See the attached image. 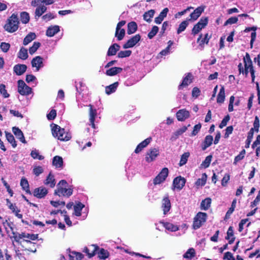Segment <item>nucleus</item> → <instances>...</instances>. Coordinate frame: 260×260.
I'll return each mask as SVG.
<instances>
[{
	"label": "nucleus",
	"mask_w": 260,
	"mask_h": 260,
	"mask_svg": "<svg viewBox=\"0 0 260 260\" xmlns=\"http://www.w3.org/2000/svg\"><path fill=\"white\" fill-rule=\"evenodd\" d=\"M38 234H29L26 232L21 233H13V236L11 238L14 239V241L18 244L21 245L23 247L24 245L27 246L24 250L28 251L33 253L37 251V243L34 241L38 240Z\"/></svg>",
	"instance_id": "1"
},
{
	"label": "nucleus",
	"mask_w": 260,
	"mask_h": 260,
	"mask_svg": "<svg viewBox=\"0 0 260 260\" xmlns=\"http://www.w3.org/2000/svg\"><path fill=\"white\" fill-rule=\"evenodd\" d=\"M68 186V183L66 180H60L57 185V188L54 190V194L69 198L73 194V188L71 186L67 188Z\"/></svg>",
	"instance_id": "2"
},
{
	"label": "nucleus",
	"mask_w": 260,
	"mask_h": 260,
	"mask_svg": "<svg viewBox=\"0 0 260 260\" xmlns=\"http://www.w3.org/2000/svg\"><path fill=\"white\" fill-rule=\"evenodd\" d=\"M51 131L53 136L60 141H68L71 139V135L57 124H52Z\"/></svg>",
	"instance_id": "3"
},
{
	"label": "nucleus",
	"mask_w": 260,
	"mask_h": 260,
	"mask_svg": "<svg viewBox=\"0 0 260 260\" xmlns=\"http://www.w3.org/2000/svg\"><path fill=\"white\" fill-rule=\"evenodd\" d=\"M19 21L17 14L13 13L7 19L4 28L8 32L13 33L17 30L19 27Z\"/></svg>",
	"instance_id": "4"
},
{
	"label": "nucleus",
	"mask_w": 260,
	"mask_h": 260,
	"mask_svg": "<svg viewBox=\"0 0 260 260\" xmlns=\"http://www.w3.org/2000/svg\"><path fill=\"white\" fill-rule=\"evenodd\" d=\"M207 214L199 212L197 214L193 219V228L194 229L200 228L207 219Z\"/></svg>",
	"instance_id": "5"
},
{
	"label": "nucleus",
	"mask_w": 260,
	"mask_h": 260,
	"mask_svg": "<svg viewBox=\"0 0 260 260\" xmlns=\"http://www.w3.org/2000/svg\"><path fill=\"white\" fill-rule=\"evenodd\" d=\"M208 22V17H202L200 19L199 21L193 26L191 30V34L193 36L198 34L203 28L207 26Z\"/></svg>",
	"instance_id": "6"
},
{
	"label": "nucleus",
	"mask_w": 260,
	"mask_h": 260,
	"mask_svg": "<svg viewBox=\"0 0 260 260\" xmlns=\"http://www.w3.org/2000/svg\"><path fill=\"white\" fill-rule=\"evenodd\" d=\"M18 91L22 95H27L32 92V89L27 86L24 81L19 80L18 81Z\"/></svg>",
	"instance_id": "7"
},
{
	"label": "nucleus",
	"mask_w": 260,
	"mask_h": 260,
	"mask_svg": "<svg viewBox=\"0 0 260 260\" xmlns=\"http://www.w3.org/2000/svg\"><path fill=\"white\" fill-rule=\"evenodd\" d=\"M168 169L167 168H164L159 174L154 178L153 184L157 185L164 182L168 176Z\"/></svg>",
	"instance_id": "8"
},
{
	"label": "nucleus",
	"mask_w": 260,
	"mask_h": 260,
	"mask_svg": "<svg viewBox=\"0 0 260 260\" xmlns=\"http://www.w3.org/2000/svg\"><path fill=\"white\" fill-rule=\"evenodd\" d=\"M244 69L243 71V74H245L246 76L248 75L249 72H251V70H254L252 66V62L250 59L249 54L246 53L245 56L244 57Z\"/></svg>",
	"instance_id": "9"
},
{
	"label": "nucleus",
	"mask_w": 260,
	"mask_h": 260,
	"mask_svg": "<svg viewBox=\"0 0 260 260\" xmlns=\"http://www.w3.org/2000/svg\"><path fill=\"white\" fill-rule=\"evenodd\" d=\"M159 150L157 148H151L147 152L145 157V160L147 162H150L155 159L157 156L159 155Z\"/></svg>",
	"instance_id": "10"
},
{
	"label": "nucleus",
	"mask_w": 260,
	"mask_h": 260,
	"mask_svg": "<svg viewBox=\"0 0 260 260\" xmlns=\"http://www.w3.org/2000/svg\"><path fill=\"white\" fill-rule=\"evenodd\" d=\"M141 38V37L139 34L134 36L123 45V48L127 49L133 47L140 41Z\"/></svg>",
	"instance_id": "11"
},
{
	"label": "nucleus",
	"mask_w": 260,
	"mask_h": 260,
	"mask_svg": "<svg viewBox=\"0 0 260 260\" xmlns=\"http://www.w3.org/2000/svg\"><path fill=\"white\" fill-rule=\"evenodd\" d=\"M186 179L181 176L175 178L173 182V186L174 188L180 190L185 186Z\"/></svg>",
	"instance_id": "12"
},
{
	"label": "nucleus",
	"mask_w": 260,
	"mask_h": 260,
	"mask_svg": "<svg viewBox=\"0 0 260 260\" xmlns=\"http://www.w3.org/2000/svg\"><path fill=\"white\" fill-rule=\"evenodd\" d=\"M193 80V76L191 73H188L185 75V77L183 78L182 83L178 86V89L181 90L184 87H187L188 85L191 84Z\"/></svg>",
	"instance_id": "13"
},
{
	"label": "nucleus",
	"mask_w": 260,
	"mask_h": 260,
	"mask_svg": "<svg viewBox=\"0 0 260 260\" xmlns=\"http://www.w3.org/2000/svg\"><path fill=\"white\" fill-rule=\"evenodd\" d=\"M7 205L8 208L12 211L13 213H14L16 217L18 218L21 219L22 218L23 215L22 214H19L20 210L19 209L15 204L13 205L9 199H7L6 200Z\"/></svg>",
	"instance_id": "14"
},
{
	"label": "nucleus",
	"mask_w": 260,
	"mask_h": 260,
	"mask_svg": "<svg viewBox=\"0 0 260 260\" xmlns=\"http://www.w3.org/2000/svg\"><path fill=\"white\" fill-rule=\"evenodd\" d=\"M43 58L40 56H37L33 58L31 61L32 67H35L36 71H39L40 68L44 66Z\"/></svg>",
	"instance_id": "15"
},
{
	"label": "nucleus",
	"mask_w": 260,
	"mask_h": 260,
	"mask_svg": "<svg viewBox=\"0 0 260 260\" xmlns=\"http://www.w3.org/2000/svg\"><path fill=\"white\" fill-rule=\"evenodd\" d=\"M190 116L188 111L185 109H181L176 113V117L178 121H184L187 119Z\"/></svg>",
	"instance_id": "16"
},
{
	"label": "nucleus",
	"mask_w": 260,
	"mask_h": 260,
	"mask_svg": "<svg viewBox=\"0 0 260 260\" xmlns=\"http://www.w3.org/2000/svg\"><path fill=\"white\" fill-rule=\"evenodd\" d=\"M88 107H89V121L90 125L93 128H95V125L94 124L95 118L97 115V111L95 109L93 108V106L89 104Z\"/></svg>",
	"instance_id": "17"
},
{
	"label": "nucleus",
	"mask_w": 260,
	"mask_h": 260,
	"mask_svg": "<svg viewBox=\"0 0 260 260\" xmlns=\"http://www.w3.org/2000/svg\"><path fill=\"white\" fill-rule=\"evenodd\" d=\"M47 193L48 190L44 187L36 188L33 192L34 196L39 199L45 197Z\"/></svg>",
	"instance_id": "18"
},
{
	"label": "nucleus",
	"mask_w": 260,
	"mask_h": 260,
	"mask_svg": "<svg viewBox=\"0 0 260 260\" xmlns=\"http://www.w3.org/2000/svg\"><path fill=\"white\" fill-rule=\"evenodd\" d=\"M171 202L168 197H165L162 199L161 207L163 210V213L166 215L171 209Z\"/></svg>",
	"instance_id": "19"
},
{
	"label": "nucleus",
	"mask_w": 260,
	"mask_h": 260,
	"mask_svg": "<svg viewBox=\"0 0 260 260\" xmlns=\"http://www.w3.org/2000/svg\"><path fill=\"white\" fill-rule=\"evenodd\" d=\"M27 69V66L24 64H16L13 68L14 73L18 76L23 74Z\"/></svg>",
	"instance_id": "20"
},
{
	"label": "nucleus",
	"mask_w": 260,
	"mask_h": 260,
	"mask_svg": "<svg viewBox=\"0 0 260 260\" xmlns=\"http://www.w3.org/2000/svg\"><path fill=\"white\" fill-rule=\"evenodd\" d=\"M205 9L204 6H200L197 8L190 14V17L193 20H197L201 15Z\"/></svg>",
	"instance_id": "21"
},
{
	"label": "nucleus",
	"mask_w": 260,
	"mask_h": 260,
	"mask_svg": "<svg viewBox=\"0 0 260 260\" xmlns=\"http://www.w3.org/2000/svg\"><path fill=\"white\" fill-rule=\"evenodd\" d=\"M203 37V35L202 34H200L197 41L199 46L201 47H204L205 44H207L210 40V37H209L208 33L206 34L204 37Z\"/></svg>",
	"instance_id": "22"
},
{
	"label": "nucleus",
	"mask_w": 260,
	"mask_h": 260,
	"mask_svg": "<svg viewBox=\"0 0 260 260\" xmlns=\"http://www.w3.org/2000/svg\"><path fill=\"white\" fill-rule=\"evenodd\" d=\"M120 46L117 43H114L108 49L107 55V56H113L116 54L117 51L119 50Z\"/></svg>",
	"instance_id": "23"
},
{
	"label": "nucleus",
	"mask_w": 260,
	"mask_h": 260,
	"mask_svg": "<svg viewBox=\"0 0 260 260\" xmlns=\"http://www.w3.org/2000/svg\"><path fill=\"white\" fill-rule=\"evenodd\" d=\"M59 30L60 29L59 26H51L47 28L46 35L48 37H52L54 36L55 34H56L57 32H58Z\"/></svg>",
	"instance_id": "24"
},
{
	"label": "nucleus",
	"mask_w": 260,
	"mask_h": 260,
	"mask_svg": "<svg viewBox=\"0 0 260 260\" xmlns=\"http://www.w3.org/2000/svg\"><path fill=\"white\" fill-rule=\"evenodd\" d=\"M44 184L49 185L51 188H53L56 184L54 175L50 172L44 181Z\"/></svg>",
	"instance_id": "25"
},
{
	"label": "nucleus",
	"mask_w": 260,
	"mask_h": 260,
	"mask_svg": "<svg viewBox=\"0 0 260 260\" xmlns=\"http://www.w3.org/2000/svg\"><path fill=\"white\" fill-rule=\"evenodd\" d=\"M91 246L92 248V250L91 252H90L89 249L87 247H85L83 251L84 252L86 253L89 258H91L95 255L96 251L99 249V247L97 245H92Z\"/></svg>",
	"instance_id": "26"
},
{
	"label": "nucleus",
	"mask_w": 260,
	"mask_h": 260,
	"mask_svg": "<svg viewBox=\"0 0 260 260\" xmlns=\"http://www.w3.org/2000/svg\"><path fill=\"white\" fill-rule=\"evenodd\" d=\"M122 70L120 67H112L106 71V74L109 76H113L121 73Z\"/></svg>",
	"instance_id": "27"
},
{
	"label": "nucleus",
	"mask_w": 260,
	"mask_h": 260,
	"mask_svg": "<svg viewBox=\"0 0 260 260\" xmlns=\"http://www.w3.org/2000/svg\"><path fill=\"white\" fill-rule=\"evenodd\" d=\"M118 85H119V83H118V82L117 81V82L113 83L112 84L107 86L105 87L106 93L108 95H109V94L114 92L116 90V89L118 86Z\"/></svg>",
	"instance_id": "28"
},
{
	"label": "nucleus",
	"mask_w": 260,
	"mask_h": 260,
	"mask_svg": "<svg viewBox=\"0 0 260 260\" xmlns=\"http://www.w3.org/2000/svg\"><path fill=\"white\" fill-rule=\"evenodd\" d=\"M168 11L169 9L168 8H165L160 13L159 16L155 18V22L156 24H160L164 20V18L167 16Z\"/></svg>",
	"instance_id": "29"
},
{
	"label": "nucleus",
	"mask_w": 260,
	"mask_h": 260,
	"mask_svg": "<svg viewBox=\"0 0 260 260\" xmlns=\"http://www.w3.org/2000/svg\"><path fill=\"white\" fill-rule=\"evenodd\" d=\"M20 186H21L23 190H24L26 193L31 194V191L29 189V185L27 180L23 177L21 178L20 181Z\"/></svg>",
	"instance_id": "30"
},
{
	"label": "nucleus",
	"mask_w": 260,
	"mask_h": 260,
	"mask_svg": "<svg viewBox=\"0 0 260 260\" xmlns=\"http://www.w3.org/2000/svg\"><path fill=\"white\" fill-rule=\"evenodd\" d=\"M63 163V159L61 156L56 155L53 157L52 165L55 166L56 168H62Z\"/></svg>",
	"instance_id": "31"
},
{
	"label": "nucleus",
	"mask_w": 260,
	"mask_h": 260,
	"mask_svg": "<svg viewBox=\"0 0 260 260\" xmlns=\"http://www.w3.org/2000/svg\"><path fill=\"white\" fill-rule=\"evenodd\" d=\"M138 28V25L136 22L131 21L127 24V33L131 35L135 33Z\"/></svg>",
	"instance_id": "32"
},
{
	"label": "nucleus",
	"mask_w": 260,
	"mask_h": 260,
	"mask_svg": "<svg viewBox=\"0 0 260 260\" xmlns=\"http://www.w3.org/2000/svg\"><path fill=\"white\" fill-rule=\"evenodd\" d=\"M207 179V175L206 173H203L202 175V177L201 178H199L196 182H195L196 186L198 188L200 186H203L205 185L206 183Z\"/></svg>",
	"instance_id": "33"
},
{
	"label": "nucleus",
	"mask_w": 260,
	"mask_h": 260,
	"mask_svg": "<svg viewBox=\"0 0 260 260\" xmlns=\"http://www.w3.org/2000/svg\"><path fill=\"white\" fill-rule=\"evenodd\" d=\"M36 38V35L34 32H29L28 34L24 38L23 44L24 45H27L29 43H30L32 41L35 40Z\"/></svg>",
	"instance_id": "34"
},
{
	"label": "nucleus",
	"mask_w": 260,
	"mask_h": 260,
	"mask_svg": "<svg viewBox=\"0 0 260 260\" xmlns=\"http://www.w3.org/2000/svg\"><path fill=\"white\" fill-rule=\"evenodd\" d=\"M5 133L7 141L11 144L13 148H15L17 146V143L13 135L11 133L6 132Z\"/></svg>",
	"instance_id": "35"
},
{
	"label": "nucleus",
	"mask_w": 260,
	"mask_h": 260,
	"mask_svg": "<svg viewBox=\"0 0 260 260\" xmlns=\"http://www.w3.org/2000/svg\"><path fill=\"white\" fill-rule=\"evenodd\" d=\"M3 224L5 227V229L7 233H9V231L8 230L7 227H8L10 229L13 235V233H18L17 232H15L14 231V224L13 222H9L7 219H6L3 222Z\"/></svg>",
	"instance_id": "36"
},
{
	"label": "nucleus",
	"mask_w": 260,
	"mask_h": 260,
	"mask_svg": "<svg viewBox=\"0 0 260 260\" xmlns=\"http://www.w3.org/2000/svg\"><path fill=\"white\" fill-rule=\"evenodd\" d=\"M85 207L84 205L81 202H78L74 207L75 215L77 216H80L81 215V211Z\"/></svg>",
	"instance_id": "37"
},
{
	"label": "nucleus",
	"mask_w": 260,
	"mask_h": 260,
	"mask_svg": "<svg viewBox=\"0 0 260 260\" xmlns=\"http://www.w3.org/2000/svg\"><path fill=\"white\" fill-rule=\"evenodd\" d=\"M225 93L224 88L223 87H221L217 97V103L218 104H222L224 101Z\"/></svg>",
	"instance_id": "38"
},
{
	"label": "nucleus",
	"mask_w": 260,
	"mask_h": 260,
	"mask_svg": "<svg viewBox=\"0 0 260 260\" xmlns=\"http://www.w3.org/2000/svg\"><path fill=\"white\" fill-rule=\"evenodd\" d=\"M28 57L27 50L22 47L18 53V57L22 60H25Z\"/></svg>",
	"instance_id": "39"
},
{
	"label": "nucleus",
	"mask_w": 260,
	"mask_h": 260,
	"mask_svg": "<svg viewBox=\"0 0 260 260\" xmlns=\"http://www.w3.org/2000/svg\"><path fill=\"white\" fill-rule=\"evenodd\" d=\"M196 255V251L194 248H189L187 251L183 254V258L191 259Z\"/></svg>",
	"instance_id": "40"
},
{
	"label": "nucleus",
	"mask_w": 260,
	"mask_h": 260,
	"mask_svg": "<svg viewBox=\"0 0 260 260\" xmlns=\"http://www.w3.org/2000/svg\"><path fill=\"white\" fill-rule=\"evenodd\" d=\"M211 203V199L210 198L205 199L201 203V209L204 210H207L210 207Z\"/></svg>",
	"instance_id": "41"
},
{
	"label": "nucleus",
	"mask_w": 260,
	"mask_h": 260,
	"mask_svg": "<svg viewBox=\"0 0 260 260\" xmlns=\"http://www.w3.org/2000/svg\"><path fill=\"white\" fill-rule=\"evenodd\" d=\"M155 11L154 10H150L146 12L143 15L144 19L147 22H150L151 18L153 17Z\"/></svg>",
	"instance_id": "42"
},
{
	"label": "nucleus",
	"mask_w": 260,
	"mask_h": 260,
	"mask_svg": "<svg viewBox=\"0 0 260 260\" xmlns=\"http://www.w3.org/2000/svg\"><path fill=\"white\" fill-rule=\"evenodd\" d=\"M211 145V135H208L206 137L204 142L202 144V148L203 150L206 149L207 147Z\"/></svg>",
	"instance_id": "43"
},
{
	"label": "nucleus",
	"mask_w": 260,
	"mask_h": 260,
	"mask_svg": "<svg viewBox=\"0 0 260 260\" xmlns=\"http://www.w3.org/2000/svg\"><path fill=\"white\" fill-rule=\"evenodd\" d=\"M12 260V255L9 253L8 249L4 250V254L0 250V260Z\"/></svg>",
	"instance_id": "44"
},
{
	"label": "nucleus",
	"mask_w": 260,
	"mask_h": 260,
	"mask_svg": "<svg viewBox=\"0 0 260 260\" xmlns=\"http://www.w3.org/2000/svg\"><path fill=\"white\" fill-rule=\"evenodd\" d=\"M164 226L168 231L171 232H176L178 230V228L177 225H175L173 224L170 222H164Z\"/></svg>",
	"instance_id": "45"
},
{
	"label": "nucleus",
	"mask_w": 260,
	"mask_h": 260,
	"mask_svg": "<svg viewBox=\"0 0 260 260\" xmlns=\"http://www.w3.org/2000/svg\"><path fill=\"white\" fill-rule=\"evenodd\" d=\"M29 19V15L27 12H22L20 13V20L22 23L26 24L28 23Z\"/></svg>",
	"instance_id": "46"
},
{
	"label": "nucleus",
	"mask_w": 260,
	"mask_h": 260,
	"mask_svg": "<svg viewBox=\"0 0 260 260\" xmlns=\"http://www.w3.org/2000/svg\"><path fill=\"white\" fill-rule=\"evenodd\" d=\"M211 161V154L208 155L205 158V159L202 162V163L201 164L200 168H208L210 164V162Z\"/></svg>",
	"instance_id": "47"
},
{
	"label": "nucleus",
	"mask_w": 260,
	"mask_h": 260,
	"mask_svg": "<svg viewBox=\"0 0 260 260\" xmlns=\"http://www.w3.org/2000/svg\"><path fill=\"white\" fill-rule=\"evenodd\" d=\"M189 156V152H184L181 156L179 164V166H182L186 164Z\"/></svg>",
	"instance_id": "48"
},
{
	"label": "nucleus",
	"mask_w": 260,
	"mask_h": 260,
	"mask_svg": "<svg viewBox=\"0 0 260 260\" xmlns=\"http://www.w3.org/2000/svg\"><path fill=\"white\" fill-rule=\"evenodd\" d=\"M228 240H229V244H232L234 240L235 237L234 236V232L233 228L232 226H230L227 232V238Z\"/></svg>",
	"instance_id": "49"
},
{
	"label": "nucleus",
	"mask_w": 260,
	"mask_h": 260,
	"mask_svg": "<svg viewBox=\"0 0 260 260\" xmlns=\"http://www.w3.org/2000/svg\"><path fill=\"white\" fill-rule=\"evenodd\" d=\"M187 129V127L186 126H183L181 128L178 129L175 132H174V136L172 137V138H174V139H177L179 136L181 135L182 134L185 132Z\"/></svg>",
	"instance_id": "50"
},
{
	"label": "nucleus",
	"mask_w": 260,
	"mask_h": 260,
	"mask_svg": "<svg viewBox=\"0 0 260 260\" xmlns=\"http://www.w3.org/2000/svg\"><path fill=\"white\" fill-rule=\"evenodd\" d=\"M41 43L39 42H35L31 47L29 48V53L32 55L35 53L38 49L40 47Z\"/></svg>",
	"instance_id": "51"
},
{
	"label": "nucleus",
	"mask_w": 260,
	"mask_h": 260,
	"mask_svg": "<svg viewBox=\"0 0 260 260\" xmlns=\"http://www.w3.org/2000/svg\"><path fill=\"white\" fill-rule=\"evenodd\" d=\"M188 23L187 21L184 20L182 21L179 25V27L177 29V32L178 34H180L181 32L183 31L188 26Z\"/></svg>",
	"instance_id": "52"
},
{
	"label": "nucleus",
	"mask_w": 260,
	"mask_h": 260,
	"mask_svg": "<svg viewBox=\"0 0 260 260\" xmlns=\"http://www.w3.org/2000/svg\"><path fill=\"white\" fill-rule=\"evenodd\" d=\"M30 155L34 159L43 160L44 158V156L40 155L38 150L36 149L33 150L31 151Z\"/></svg>",
	"instance_id": "53"
},
{
	"label": "nucleus",
	"mask_w": 260,
	"mask_h": 260,
	"mask_svg": "<svg viewBox=\"0 0 260 260\" xmlns=\"http://www.w3.org/2000/svg\"><path fill=\"white\" fill-rule=\"evenodd\" d=\"M159 30L158 27L157 26H153L151 30L148 34V37L149 39H152L158 32Z\"/></svg>",
	"instance_id": "54"
},
{
	"label": "nucleus",
	"mask_w": 260,
	"mask_h": 260,
	"mask_svg": "<svg viewBox=\"0 0 260 260\" xmlns=\"http://www.w3.org/2000/svg\"><path fill=\"white\" fill-rule=\"evenodd\" d=\"M125 29L123 28L120 29L119 31H117V29H116L115 34V36L117 38V40L118 41H120L123 39L125 36Z\"/></svg>",
	"instance_id": "55"
},
{
	"label": "nucleus",
	"mask_w": 260,
	"mask_h": 260,
	"mask_svg": "<svg viewBox=\"0 0 260 260\" xmlns=\"http://www.w3.org/2000/svg\"><path fill=\"white\" fill-rule=\"evenodd\" d=\"M99 253V257L101 259H105L108 257L109 256V252L107 250L104 249V248H101L100 250Z\"/></svg>",
	"instance_id": "56"
},
{
	"label": "nucleus",
	"mask_w": 260,
	"mask_h": 260,
	"mask_svg": "<svg viewBox=\"0 0 260 260\" xmlns=\"http://www.w3.org/2000/svg\"><path fill=\"white\" fill-rule=\"evenodd\" d=\"M132 54L131 50L120 51L118 53L117 57L118 58H124L129 56Z\"/></svg>",
	"instance_id": "57"
},
{
	"label": "nucleus",
	"mask_w": 260,
	"mask_h": 260,
	"mask_svg": "<svg viewBox=\"0 0 260 260\" xmlns=\"http://www.w3.org/2000/svg\"><path fill=\"white\" fill-rule=\"evenodd\" d=\"M0 93L3 95L4 98H8L10 94L7 92L6 89V86L3 84H0Z\"/></svg>",
	"instance_id": "58"
},
{
	"label": "nucleus",
	"mask_w": 260,
	"mask_h": 260,
	"mask_svg": "<svg viewBox=\"0 0 260 260\" xmlns=\"http://www.w3.org/2000/svg\"><path fill=\"white\" fill-rule=\"evenodd\" d=\"M10 48V44L6 42H2L0 45L1 49L5 53L7 52Z\"/></svg>",
	"instance_id": "59"
},
{
	"label": "nucleus",
	"mask_w": 260,
	"mask_h": 260,
	"mask_svg": "<svg viewBox=\"0 0 260 260\" xmlns=\"http://www.w3.org/2000/svg\"><path fill=\"white\" fill-rule=\"evenodd\" d=\"M12 131L17 138H19L20 137H22L23 135L21 130L17 127H13L12 128Z\"/></svg>",
	"instance_id": "60"
},
{
	"label": "nucleus",
	"mask_w": 260,
	"mask_h": 260,
	"mask_svg": "<svg viewBox=\"0 0 260 260\" xmlns=\"http://www.w3.org/2000/svg\"><path fill=\"white\" fill-rule=\"evenodd\" d=\"M259 127V118L256 116L254 118V122H253V127L252 128H254V131L256 133L258 132Z\"/></svg>",
	"instance_id": "61"
},
{
	"label": "nucleus",
	"mask_w": 260,
	"mask_h": 260,
	"mask_svg": "<svg viewBox=\"0 0 260 260\" xmlns=\"http://www.w3.org/2000/svg\"><path fill=\"white\" fill-rule=\"evenodd\" d=\"M2 181L4 185L5 186L6 188L7 189V190L9 194H10V197H12L13 195V190L10 188V185L8 184V183L7 182V181L4 178L2 179Z\"/></svg>",
	"instance_id": "62"
},
{
	"label": "nucleus",
	"mask_w": 260,
	"mask_h": 260,
	"mask_svg": "<svg viewBox=\"0 0 260 260\" xmlns=\"http://www.w3.org/2000/svg\"><path fill=\"white\" fill-rule=\"evenodd\" d=\"M44 170L41 166L35 167L33 169V173L36 176H38L43 172Z\"/></svg>",
	"instance_id": "63"
},
{
	"label": "nucleus",
	"mask_w": 260,
	"mask_h": 260,
	"mask_svg": "<svg viewBox=\"0 0 260 260\" xmlns=\"http://www.w3.org/2000/svg\"><path fill=\"white\" fill-rule=\"evenodd\" d=\"M56 116V111L55 109H52L50 112L47 115L48 120H52L55 118Z\"/></svg>",
	"instance_id": "64"
}]
</instances>
